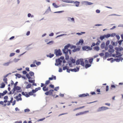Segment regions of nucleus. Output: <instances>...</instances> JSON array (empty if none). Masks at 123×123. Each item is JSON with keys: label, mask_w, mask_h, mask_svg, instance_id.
<instances>
[{"label": "nucleus", "mask_w": 123, "mask_h": 123, "mask_svg": "<svg viewBox=\"0 0 123 123\" xmlns=\"http://www.w3.org/2000/svg\"><path fill=\"white\" fill-rule=\"evenodd\" d=\"M22 73L24 74H25L27 73L26 72L25 70L23 71Z\"/></svg>", "instance_id": "60"}, {"label": "nucleus", "mask_w": 123, "mask_h": 123, "mask_svg": "<svg viewBox=\"0 0 123 123\" xmlns=\"http://www.w3.org/2000/svg\"><path fill=\"white\" fill-rule=\"evenodd\" d=\"M62 69L63 70H65L66 69H67V72L68 73H69L70 71V69H69V67L67 66L64 67Z\"/></svg>", "instance_id": "12"}, {"label": "nucleus", "mask_w": 123, "mask_h": 123, "mask_svg": "<svg viewBox=\"0 0 123 123\" xmlns=\"http://www.w3.org/2000/svg\"><path fill=\"white\" fill-rule=\"evenodd\" d=\"M89 112V111H84V112H80V115H83L84 114H85L86 113H88Z\"/></svg>", "instance_id": "21"}, {"label": "nucleus", "mask_w": 123, "mask_h": 123, "mask_svg": "<svg viewBox=\"0 0 123 123\" xmlns=\"http://www.w3.org/2000/svg\"><path fill=\"white\" fill-rule=\"evenodd\" d=\"M21 88L18 86L14 87L13 88L14 90L13 91L12 93H13L15 91H17L18 92H21Z\"/></svg>", "instance_id": "7"}, {"label": "nucleus", "mask_w": 123, "mask_h": 123, "mask_svg": "<svg viewBox=\"0 0 123 123\" xmlns=\"http://www.w3.org/2000/svg\"><path fill=\"white\" fill-rule=\"evenodd\" d=\"M87 96H89V94L87 93L86 94H80L79 96V97H84Z\"/></svg>", "instance_id": "15"}, {"label": "nucleus", "mask_w": 123, "mask_h": 123, "mask_svg": "<svg viewBox=\"0 0 123 123\" xmlns=\"http://www.w3.org/2000/svg\"><path fill=\"white\" fill-rule=\"evenodd\" d=\"M79 68L77 67L76 68H74V69H71V70H70V71H71L72 72H76L77 71H79Z\"/></svg>", "instance_id": "18"}, {"label": "nucleus", "mask_w": 123, "mask_h": 123, "mask_svg": "<svg viewBox=\"0 0 123 123\" xmlns=\"http://www.w3.org/2000/svg\"><path fill=\"white\" fill-rule=\"evenodd\" d=\"M80 59L77 60L76 62V64L78 65L80 64Z\"/></svg>", "instance_id": "29"}, {"label": "nucleus", "mask_w": 123, "mask_h": 123, "mask_svg": "<svg viewBox=\"0 0 123 123\" xmlns=\"http://www.w3.org/2000/svg\"><path fill=\"white\" fill-rule=\"evenodd\" d=\"M45 118H42V119H38L37 120V121L38 122H39L40 121H43V120H44L45 119Z\"/></svg>", "instance_id": "43"}, {"label": "nucleus", "mask_w": 123, "mask_h": 123, "mask_svg": "<svg viewBox=\"0 0 123 123\" xmlns=\"http://www.w3.org/2000/svg\"><path fill=\"white\" fill-rule=\"evenodd\" d=\"M31 86V84H29L27 85L26 87V88L28 89L30 88Z\"/></svg>", "instance_id": "27"}, {"label": "nucleus", "mask_w": 123, "mask_h": 123, "mask_svg": "<svg viewBox=\"0 0 123 123\" xmlns=\"http://www.w3.org/2000/svg\"><path fill=\"white\" fill-rule=\"evenodd\" d=\"M105 44L104 43H103L101 44V47L102 49H103L105 47Z\"/></svg>", "instance_id": "32"}, {"label": "nucleus", "mask_w": 123, "mask_h": 123, "mask_svg": "<svg viewBox=\"0 0 123 123\" xmlns=\"http://www.w3.org/2000/svg\"><path fill=\"white\" fill-rule=\"evenodd\" d=\"M12 62L11 61H9L8 62L5 63L3 64V65L4 66H7Z\"/></svg>", "instance_id": "17"}, {"label": "nucleus", "mask_w": 123, "mask_h": 123, "mask_svg": "<svg viewBox=\"0 0 123 123\" xmlns=\"http://www.w3.org/2000/svg\"><path fill=\"white\" fill-rule=\"evenodd\" d=\"M49 87L51 88H54V86L52 84L50 85L49 86Z\"/></svg>", "instance_id": "55"}, {"label": "nucleus", "mask_w": 123, "mask_h": 123, "mask_svg": "<svg viewBox=\"0 0 123 123\" xmlns=\"http://www.w3.org/2000/svg\"><path fill=\"white\" fill-rule=\"evenodd\" d=\"M105 37L107 38L111 36V34H108L107 35H104Z\"/></svg>", "instance_id": "33"}, {"label": "nucleus", "mask_w": 123, "mask_h": 123, "mask_svg": "<svg viewBox=\"0 0 123 123\" xmlns=\"http://www.w3.org/2000/svg\"><path fill=\"white\" fill-rule=\"evenodd\" d=\"M84 106H83L82 107H80L79 108H75L73 110L74 111H75L76 110H78L79 109H81L84 107Z\"/></svg>", "instance_id": "31"}, {"label": "nucleus", "mask_w": 123, "mask_h": 123, "mask_svg": "<svg viewBox=\"0 0 123 123\" xmlns=\"http://www.w3.org/2000/svg\"><path fill=\"white\" fill-rule=\"evenodd\" d=\"M59 86H57L55 87L54 91H57L59 89Z\"/></svg>", "instance_id": "39"}, {"label": "nucleus", "mask_w": 123, "mask_h": 123, "mask_svg": "<svg viewBox=\"0 0 123 123\" xmlns=\"http://www.w3.org/2000/svg\"><path fill=\"white\" fill-rule=\"evenodd\" d=\"M7 92V91L6 90H5L4 91L3 93H1V95L2 96H4L5 94H6Z\"/></svg>", "instance_id": "24"}, {"label": "nucleus", "mask_w": 123, "mask_h": 123, "mask_svg": "<svg viewBox=\"0 0 123 123\" xmlns=\"http://www.w3.org/2000/svg\"><path fill=\"white\" fill-rule=\"evenodd\" d=\"M22 94L23 95L25 96L26 97H29V93H28L27 92H22Z\"/></svg>", "instance_id": "14"}, {"label": "nucleus", "mask_w": 123, "mask_h": 123, "mask_svg": "<svg viewBox=\"0 0 123 123\" xmlns=\"http://www.w3.org/2000/svg\"><path fill=\"white\" fill-rule=\"evenodd\" d=\"M30 111V110L29 109H26L24 110L25 112H28Z\"/></svg>", "instance_id": "50"}, {"label": "nucleus", "mask_w": 123, "mask_h": 123, "mask_svg": "<svg viewBox=\"0 0 123 123\" xmlns=\"http://www.w3.org/2000/svg\"><path fill=\"white\" fill-rule=\"evenodd\" d=\"M94 49L96 50L97 51H98L99 50V48L98 46H96L94 47Z\"/></svg>", "instance_id": "36"}, {"label": "nucleus", "mask_w": 123, "mask_h": 123, "mask_svg": "<svg viewBox=\"0 0 123 123\" xmlns=\"http://www.w3.org/2000/svg\"><path fill=\"white\" fill-rule=\"evenodd\" d=\"M53 43V41H52L49 42L47 43V44H52Z\"/></svg>", "instance_id": "42"}, {"label": "nucleus", "mask_w": 123, "mask_h": 123, "mask_svg": "<svg viewBox=\"0 0 123 123\" xmlns=\"http://www.w3.org/2000/svg\"><path fill=\"white\" fill-rule=\"evenodd\" d=\"M64 12V11H61L58 12H55V13H59L62 12Z\"/></svg>", "instance_id": "57"}, {"label": "nucleus", "mask_w": 123, "mask_h": 123, "mask_svg": "<svg viewBox=\"0 0 123 123\" xmlns=\"http://www.w3.org/2000/svg\"><path fill=\"white\" fill-rule=\"evenodd\" d=\"M116 86H115L113 85H112L111 86V89L112 88H115Z\"/></svg>", "instance_id": "52"}, {"label": "nucleus", "mask_w": 123, "mask_h": 123, "mask_svg": "<svg viewBox=\"0 0 123 123\" xmlns=\"http://www.w3.org/2000/svg\"><path fill=\"white\" fill-rule=\"evenodd\" d=\"M86 4L87 5H91L93 4L91 2H86Z\"/></svg>", "instance_id": "48"}, {"label": "nucleus", "mask_w": 123, "mask_h": 123, "mask_svg": "<svg viewBox=\"0 0 123 123\" xmlns=\"http://www.w3.org/2000/svg\"><path fill=\"white\" fill-rule=\"evenodd\" d=\"M84 42V41L83 39H81L80 40L79 42H78L76 43V45H79L80 43L81 44V45H82V44Z\"/></svg>", "instance_id": "13"}, {"label": "nucleus", "mask_w": 123, "mask_h": 123, "mask_svg": "<svg viewBox=\"0 0 123 123\" xmlns=\"http://www.w3.org/2000/svg\"><path fill=\"white\" fill-rule=\"evenodd\" d=\"M63 1L65 2L69 3H74V4L75 5V6L77 7L79 6L80 4V2L77 1L74 2L73 1L69 0H65Z\"/></svg>", "instance_id": "2"}, {"label": "nucleus", "mask_w": 123, "mask_h": 123, "mask_svg": "<svg viewBox=\"0 0 123 123\" xmlns=\"http://www.w3.org/2000/svg\"><path fill=\"white\" fill-rule=\"evenodd\" d=\"M114 51V50L113 49H109L108 50V52L109 53H113Z\"/></svg>", "instance_id": "25"}, {"label": "nucleus", "mask_w": 123, "mask_h": 123, "mask_svg": "<svg viewBox=\"0 0 123 123\" xmlns=\"http://www.w3.org/2000/svg\"><path fill=\"white\" fill-rule=\"evenodd\" d=\"M8 75H6V76H5V77L3 79V80L4 81L6 84H7V78H6V77Z\"/></svg>", "instance_id": "19"}, {"label": "nucleus", "mask_w": 123, "mask_h": 123, "mask_svg": "<svg viewBox=\"0 0 123 123\" xmlns=\"http://www.w3.org/2000/svg\"><path fill=\"white\" fill-rule=\"evenodd\" d=\"M56 63L55 64V65L58 66L59 65H60L62 62V61L59 58L56 60Z\"/></svg>", "instance_id": "10"}, {"label": "nucleus", "mask_w": 123, "mask_h": 123, "mask_svg": "<svg viewBox=\"0 0 123 123\" xmlns=\"http://www.w3.org/2000/svg\"><path fill=\"white\" fill-rule=\"evenodd\" d=\"M82 49L83 50H86V51L91 50L92 49L90 47L86 46L83 47Z\"/></svg>", "instance_id": "11"}, {"label": "nucleus", "mask_w": 123, "mask_h": 123, "mask_svg": "<svg viewBox=\"0 0 123 123\" xmlns=\"http://www.w3.org/2000/svg\"><path fill=\"white\" fill-rule=\"evenodd\" d=\"M21 94H19L18 96H16L15 98L16 99L17 101H18L19 100H22V98L21 97Z\"/></svg>", "instance_id": "9"}, {"label": "nucleus", "mask_w": 123, "mask_h": 123, "mask_svg": "<svg viewBox=\"0 0 123 123\" xmlns=\"http://www.w3.org/2000/svg\"><path fill=\"white\" fill-rule=\"evenodd\" d=\"M100 41L99 40H98L97 42V43L96 44V45H98L100 43Z\"/></svg>", "instance_id": "58"}, {"label": "nucleus", "mask_w": 123, "mask_h": 123, "mask_svg": "<svg viewBox=\"0 0 123 123\" xmlns=\"http://www.w3.org/2000/svg\"><path fill=\"white\" fill-rule=\"evenodd\" d=\"M29 74L31 76H34V73L31 71H30L29 72Z\"/></svg>", "instance_id": "34"}, {"label": "nucleus", "mask_w": 123, "mask_h": 123, "mask_svg": "<svg viewBox=\"0 0 123 123\" xmlns=\"http://www.w3.org/2000/svg\"><path fill=\"white\" fill-rule=\"evenodd\" d=\"M96 12L98 13H99L100 12V11L99 10H97L96 11Z\"/></svg>", "instance_id": "63"}, {"label": "nucleus", "mask_w": 123, "mask_h": 123, "mask_svg": "<svg viewBox=\"0 0 123 123\" xmlns=\"http://www.w3.org/2000/svg\"><path fill=\"white\" fill-rule=\"evenodd\" d=\"M55 54L56 55V56L60 55L62 54L61 51L60 49L55 50Z\"/></svg>", "instance_id": "6"}, {"label": "nucleus", "mask_w": 123, "mask_h": 123, "mask_svg": "<svg viewBox=\"0 0 123 123\" xmlns=\"http://www.w3.org/2000/svg\"><path fill=\"white\" fill-rule=\"evenodd\" d=\"M15 55V53H11L10 55V57H12V56H13L14 55Z\"/></svg>", "instance_id": "44"}, {"label": "nucleus", "mask_w": 123, "mask_h": 123, "mask_svg": "<svg viewBox=\"0 0 123 123\" xmlns=\"http://www.w3.org/2000/svg\"><path fill=\"white\" fill-rule=\"evenodd\" d=\"M109 90V86H106V92L108 91Z\"/></svg>", "instance_id": "53"}, {"label": "nucleus", "mask_w": 123, "mask_h": 123, "mask_svg": "<svg viewBox=\"0 0 123 123\" xmlns=\"http://www.w3.org/2000/svg\"><path fill=\"white\" fill-rule=\"evenodd\" d=\"M109 109V108H108L106 107H102L98 108L97 110V112H99L101 111H103L108 109Z\"/></svg>", "instance_id": "5"}, {"label": "nucleus", "mask_w": 123, "mask_h": 123, "mask_svg": "<svg viewBox=\"0 0 123 123\" xmlns=\"http://www.w3.org/2000/svg\"><path fill=\"white\" fill-rule=\"evenodd\" d=\"M41 64V62H36V64L37 65H39L40 64Z\"/></svg>", "instance_id": "54"}, {"label": "nucleus", "mask_w": 123, "mask_h": 123, "mask_svg": "<svg viewBox=\"0 0 123 123\" xmlns=\"http://www.w3.org/2000/svg\"><path fill=\"white\" fill-rule=\"evenodd\" d=\"M80 64L83 66H85L84 62L83 59H80Z\"/></svg>", "instance_id": "20"}, {"label": "nucleus", "mask_w": 123, "mask_h": 123, "mask_svg": "<svg viewBox=\"0 0 123 123\" xmlns=\"http://www.w3.org/2000/svg\"><path fill=\"white\" fill-rule=\"evenodd\" d=\"M54 56V55L53 54H51V53L49 55H47V56L48 57H49L50 58H51L53 57Z\"/></svg>", "instance_id": "26"}, {"label": "nucleus", "mask_w": 123, "mask_h": 123, "mask_svg": "<svg viewBox=\"0 0 123 123\" xmlns=\"http://www.w3.org/2000/svg\"><path fill=\"white\" fill-rule=\"evenodd\" d=\"M91 66V65L90 64H86L85 65V67L86 68H87L90 67Z\"/></svg>", "instance_id": "28"}, {"label": "nucleus", "mask_w": 123, "mask_h": 123, "mask_svg": "<svg viewBox=\"0 0 123 123\" xmlns=\"http://www.w3.org/2000/svg\"><path fill=\"white\" fill-rule=\"evenodd\" d=\"M68 54H65L66 55L65 58L66 60H68L69 59V56Z\"/></svg>", "instance_id": "37"}, {"label": "nucleus", "mask_w": 123, "mask_h": 123, "mask_svg": "<svg viewBox=\"0 0 123 123\" xmlns=\"http://www.w3.org/2000/svg\"><path fill=\"white\" fill-rule=\"evenodd\" d=\"M28 93L29 95V96H31L33 95V93L31 91L29 92Z\"/></svg>", "instance_id": "49"}, {"label": "nucleus", "mask_w": 123, "mask_h": 123, "mask_svg": "<svg viewBox=\"0 0 123 123\" xmlns=\"http://www.w3.org/2000/svg\"><path fill=\"white\" fill-rule=\"evenodd\" d=\"M56 8H58L60 6H59L57 5L55 3H53L52 4Z\"/></svg>", "instance_id": "30"}, {"label": "nucleus", "mask_w": 123, "mask_h": 123, "mask_svg": "<svg viewBox=\"0 0 123 123\" xmlns=\"http://www.w3.org/2000/svg\"><path fill=\"white\" fill-rule=\"evenodd\" d=\"M15 123H22L21 121H17L15 122Z\"/></svg>", "instance_id": "64"}, {"label": "nucleus", "mask_w": 123, "mask_h": 123, "mask_svg": "<svg viewBox=\"0 0 123 123\" xmlns=\"http://www.w3.org/2000/svg\"><path fill=\"white\" fill-rule=\"evenodd\" d=\"M76 47V46H74V45L70 47V48L71 49H74Z\"/></svg>", "instance_id": "51"}, {"label": "nucleus", "mask_w": 123, "mask_h": 123, "mask_svg": "<svg viewBox=\"0 0 123 123\" xmlns=\"http://www.w3.org/2000/svg\"><path fill=\"white\" fill-rule=\"evenodd\" d=\"M70 46V44H68L67 45L65 46L64 49H63V52L64 53H68V49Z\"/></svg>", "instance_id": "4"}, {"label": "nucleus", "mask_w": 123, "mask_h": 123, "mask_svg": "<svg viewBox=\"0 0 123 123\" xmlns=\"http://www.w3.org/2000/svg\"><path fill=\"white\" fill-rule=\"evenodd\" d=\"M105 38L104 35L103 36H101L100 37V38L101 40H102Z\"/></svg>", "instance_id": "35"}, {"label": "nucleus", "mask_w": 123, "mask_h": 123, "mask_svg": "<svg viewBox=\"0 0 123 123\" xmlns=\"http://www.w3.org/2000/svg\"><path fill=\"white\" fill-rule=\"evenodd\" d=\"M109 49H113V47L112 45H110L109 46Z\"/></svg>", "instance_id": "47"}, {"label": "nucleus", "mask_w": 123, "mask_h": 123, "mask_svg": "<svg viewBox=\"0 0 123 123\" xmlns=\"http://www.w3.org/2000/svg\"><path fill=\"white\" fill-rule=\"evenodd\" d=\"M16 102V100H14L13 102L12 105H15V104Z\"/></svg>", "instance_id": "62"}, {"label": "nucleus", "mask_w": 123, "mask_h": 123, "mask_svg": "<svg viewBox=\"0 0 123 123\" xmlns=\"http://www.w3.org/2000/svg\"><path fill=\"white\" fill-rule=\"evenodd\" d=\"M71 62H72L73 63H75V60L73 59H72L71 60Z\"/></svg>", "instance_id": "46"}, {"label": "nucleus", "mask_w": 123, "mask_h": 123, "mask_svg": "<svg viewBox=\"0 0 123 123\" xmlns=\"http://www.w3.org/2000/svg\"><path fill=\"white\" fill-rule=\"evenodd\" d=\"M108 55L109 53L108 52H106L105 53V56H107Z\"/></svg>", "instance_id": "61"}, {"label": "nucleus", "mask_w": 123, "mask_h": 123, "mask_svg": "<svg viewBox=\"0 0 123 123\" xmlns=\"http://www.w3.org/2000/svg\"><path fill=\"white\" fill-rule=\"evenodd\" d=\"M110 41L109 40L107 41L106 43V46H108L110 43Z\"/></svg>", "instance_id": "45"}, {"label": "nucleus", "mask_w": 123, "mask_h": 123, "mask_svg": "<svg viewBox=\"0 0 123 123\" xmlns=\"http://www.w3.org/2000/svg\"><path fill=\"white\" fill-rule=\"evenodd\" d=\"M93 60V58H91L89 59V63H90L91 64Z\"/></svg>", "instance_id": "38"}, {"label": "nucleus", "mask_w": 123, "mask_h": 123, "mask_svg": "<svg viewBox=\"0 0 123 123\" xmlns=\"http://www.w3.org/2000/svg\"><path fill=\"white\" fill-rule=\"evenodd\" d=\"M5 85L3 82H2L1 84V86L0 88H4L5 86Z\"/></svg>", "instance_id": "23"}, {"label": "nucleus", "mask_w": 123, "mask_h": 123, "mask_svg": "<svg viewBox=\"0 0 123 123\" xmlns=\"http://www.w3.org/2000/svg\"><path fill=\"white\" fill-rule=\"evenodd\" d=\"M15 75L17 77H18V78H20L21 77V75L19 74H16Z\"/></svg>", "instance_id": "40"}, {"label": "nucleus", "mask_w": 123, "mask_h": 123, "mask_svg": "<svg viewBox=\"0 0 123 123\" xmlns=\"http://www.w3.org/2000/svg\"><path fill=\"white\" fill-rule=\"evenodd\" d=\"M80 48H77L75 49L72 50V51L73 52H75L77 51H79L80 50Z\"/></svg>", "instance_id": "22"}, {"label": "nucleus", "mask_w": 123, "mask_h": 123, "mask_svg": "<svg viewBox=\"0 0 123 123\" xmlns=\"http://www.w3.org/2000/svg\"><path fill=\"white\" fill-rule=\"evenodd\" d=\"M46 92L45 93V94L46 95H52L54 97L55 96V95L53 94V92L54 91V90H50L49 91Z\"/></svg>", "instance_id": "3"}, {"label": "nucleus", "mask_w": 123, "mask_h": 123, "mask_svg": "<svg viewBox=\"0 0 123 123\" xmlns=\"http://www.w3.org/2000/svg\"><path fill=\"white\" fill-rule=\"evenodd\" d=\"M50 82V81L49 80L46 81L45 84L43 83H41V87H43V89L44 91H47L49 90V88L48 87H47L46 86Z\"/></svg>", "instance_id": "1"}, {"label": "nucleus", "mask_w": 123, "mask_h": 123, "mask_svg": "<svg viewBox=\"0 0 123 123\" xmlns=\"http://www.w3.org/2000/svg\"><path fill=\"white\" fill-rule=\"evenodd\" d=\"M26 76L27 78L29 80L28 81L29 82L31 83H34L35 82V80H30V79H31V77L30 76L29 74L27 73L26 74Z\"/></svg>", "instance_id": "8"}, {"label": "nucleus", "mask_w": 123, "mask_h": 123, "mask_svg": "<svg viewBox=\"0 0 123 123\" xmlns=\"http://www.w3.org/2000/svg\"><path fill=\"white\" fill-rule=\"evenodd\" d=\"M99 55L101 56H102L104 55V54L103 53H101L99 54Z\"/></svg>", "instance_id": "59"}, {"label": "nucleus", "mask_w": 123, "mask_h": 123, "mask_svg": "<svg viewBox=\"0 0 123 123\" xmlns=\"http://www.w3.org/2000/svg\"><path fill=\"white\" fill-rule=\"evenodd\" d=\"M56 79V78L55 76H54L53 75H52V77H49V80L50 81V80H55Z\"/></svg>", "instance_id": "16"}, {"label": "nucleus", "mask_w": 123, "mask_h": 123, "mask_svg": "<svg viewBox=\"0 0 123 123\" xmlns=\"http://www.w3.org/2000/svg\"><path fill=\"white\" fill-rule=\"evenodd\" d=\"M116 55H118L119 56H117V57H118L119 56H121V55H120V53L118 52L117 51H116Z\"/></svg>", "instance_id": "41"}, {"label": "nucleus", "mask_w": 123, "mask_h": 123, "mask_svg": "<svg viewBox=\"0 0 123 123\" xmlns=\"http://www.w3.org/2000/svg\"><path fill=\"white\" fill-rule=\"evenodd\" d=\"M30 66L31 67H36V65L34 64H31L30 65Z\"/></svg>", "instance_id": "56"}]
</instances>
